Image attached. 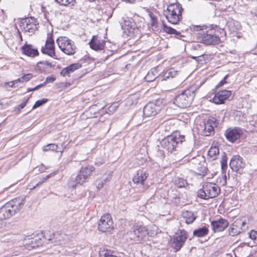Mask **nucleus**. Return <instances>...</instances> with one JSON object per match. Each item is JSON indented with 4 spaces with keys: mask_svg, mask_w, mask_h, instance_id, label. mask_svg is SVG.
I'll return each instance as SVG.
<instances>
[{
    "mask_svg": "<svg viewBox=\"0 0 257 257\" xmlns=\"http://www.w3.org/2000/svg\"><path fill=\"white\" fill-rule=\"evenodd\" d=\"M40 170H41V171H44L43 168L40 169Z\"/></svg>",
    "mask_w": 257,
    "mask_h": 257,
    "instance_id": "052dcab7",
    "label": "nucleus"
},
{
    "mask_svg": "<svg viewBox=\"0 0 257 257\" xmlns=\"http://www.w3.org/2000/svg\"><path fill=\"white\" fill-rule=\"evenodd\" d=\"M113 228V223L109 214L102 216L99 220L98 229L101 232L110 231Z\"/></svg>",
    "mask_w": 257,
    "mask_h": 257,
    "instance_id": "ddd939ff",
    "label": "nucleus"
},
{
    "mask_svg": "<svg viewBox=\"0 0 257 257\" xmlns=\"http://www.w3.org/2000/svg\"><path fill=\"white\" fill-rule=\"evenodd\" d=\"M18 33H19V36H20V39L22 41L23 40L22 36L21 34H20V32L19 31V30H18Z\"/></svg>",
    "mask_w": 257,
    "mask_h": 257,
    "instance_id": "5fc2aeb1",
    "label": "nucleus"
},
{
    "mask_svg": "<svg viewBox=\"0 0 257 257\" xmlns=\"http://www.w3.org/2000/svg\"><path fill=\"white\" fill-rule=\"evenodd\" d=\"M150 16L151 19V25L152 26H156L157 24V19L153 14H150Z\"/></svg>",
    "mask_w": 257,
    "mask_h": 257,
    "instance_id": "c03bdc74",
    "label": "nucleus"
},
{
    "mask_svg": "<svg viewBox=\"0 0 257 257\" xmlns=\"http://www.w3.org/2000/svg\"><path fill=\"white\" fill-rule=\"evenodd\" d=\"M147 176L146 173L141 171L138 172L137 174L133 178V181L135 183H140L142 185L144 184V181L147 179Z\"/></svg>",
    "mask_w": 257,
    "mask_h": 257,
    "instance_id": "a878e982",
    "label": "nucleus"
},
{
    "mask_svg": "<svg viewBox=\"0 0 257 257\" xmlns=\"http://www.w3.org/2000/svg\"><path fill=\"white\" fill-rule=\"evenodd\" d=\"M55 79H56L55 77H54L52 75L48 76L46 79L45 83L47 84L48 83L53 82V81H54L55 80Z\"/></svg>",
    "mask_w": 257,
    "mask_h": 257,
    "instance_id": "de8ad7c7",
    "label": "nucleus"
},
{
    "mask_svg": "<svg viewBox=\"0 0 257 257\" xmlns=\"http://www.w3.org/2000/svg\"><path fill=\"white\" fill-rule=\"evenodd\" d=\"M15 239H14V236H10L8 238L4 237L3 238L2 241L5 242H11V243H14Z\"/></svg>",
    "mask_w": 257,
    "mask_h": 257,
    "instance_id": "a18cd8bd",
    "label": "nucleus"
},
{
    "mask_svg": "<svg viewBox=\"0 0 257 257\" xmlns=\"http://www.w3.org/2000/svg\"><path fill=\"white\" fill-rule=\"evenodd\" d=\"M52 175V173L47 175L46 177L43 178L42 181L39 182L36 184V186H39V185H41L42 183H43L45 180H46L47 179L49 178Z\"/></svg>",
    "mask_w": 257,
    "mask_h": 257,
    "instance_id": "8fccbe9b",
    "label": "nucleus"
},
{
    "mask_svg": "<svg viewBox=\"0 0 257 257\" xmlns=\"http://www.w3.org/2000/svg\"><path fill=\"white\" fill-rule=\"evenodd\" d=\"M66 236L65 234L60 233L59 232H55L53 234V237L50 240H52L53 241L57 244H61L62 242L64 241V237Z\"/></svg>",
    "mask_w": 257,
    "mask_h": 257,
    "instance_id": "cd10ccee",
    "label": "nucleus"
},
{
    "mask_svg": "<svg viewBox=\"0 0 257 257\" xmlns=\"http://www.w3.org/2000/svg\"><path fill=\"white\" fill-rule=\"evenodd\" d=\"M204 26H197L202 31L198 32L197 34V39L198 41L207 45H215L219 43L220 40L218 36L215 34L212 29H209L204 31L202 28Z\"/></svg>",
    "mask_w": 257,
    "mask_h": 257,
    "instance_id": "20e7f679",
    "label": "nucleus"
},
{
    "mask_svg": "<svg viewBox=\"0 0 257 257\" xmlns=\"http://www.w3.org/2000/svg\"><path fill=\"white\" fill-rule=\"evenodd\" d=\"M138 99V96L136 94H133L130 96L128 98H127V102H130V101H132V104L134 103H136L137 102V100Z\"/></svg>",
    "mask_w": 257,
    "mask_h": 257,
    "instance_id": "a19ab883",
    "label": "nucleus"
},
{
    "mask_svg": "<svg viewBox=\"0 0 257 257\" xmlns=\"http://www.w3.org/2000/svg\"><path fill=\"white\" fill-rule=\"evenodd\" d=\"M16 199L7 203L0 208V218L7 219L15 214L21 208L22 203Z\"/></svg>",
    "mask_w": 257,
    "mask_h": 257,
    "instance_id": "423d86ee",
    "label": "nucleus"
},
{
    "mask_svg": "<svg viewBox=\"0 0 257 257\" xmlns=\"http://www.w3.org/2000/svg\"><path fill=\"white\" fill-rule=\"evenodd\" d=\"M90 2H94L95 0H89Z\"/></svg>",
    "mask_w": 257,
    "mask_h": 257,
    "instance_id": "bf43d9fd",
    "label": "nucleus"
},
{
    "mask_svg": "<svg viewBox=\"0 0 257 257\" xmlns=\"http://www.w3.org/2000/svg\"><path fill=\"white\" fill-rule=\"evenodd\" d=\"M111 250L103 249L99 251V257H117Z\"/></svg>",
    "mask_w": 257,
    "mask_h": 257,
    "instance_id": "473e14b6",
    "label": "nucleus"
},
{
    "mask_svg": "<svg viewBox=\"0 0 257 257\" xmlns=\"http://www.w3.org/2000/svg\"><path fill=\"white\" fill-rule=\"evenodd\" d=\"M33 91V90H32V88H28V89H27V91H28V92H30V91Z\"/></svg>",
    "mask_w": 257,
    "mask_h": 257,
    "instance_id": "13d9d810",
    "label": "nucleus"
},
{
    "mask_svg": "<svg viewBox=\"0 0 257 257\" xmlns=\"http://www.w3.org/2000/svg\"><path fill=\"white\" fill-rule=\"evenodd\" d=\"M182 11L183 8L179 3H172L167 6L165 15L169 22L177 24L182 19Z\"/></svg>",
    "mask_w": 257,
    "mask_h": 257,
    "instance_id": "7ed1b4c3",
    "label": "nucleus"
},
{
    "mask_svg": "<svg viewBox=\"0 0 257 257\" xmlns=\"http://www.w3.org/2000/svg\"><path fill=\"white\" fill-rule=\"evenodd\" d=\"M55 1L60 5L66 6L69 4L72 6L74 5L75 0H55Z\"/></svg>",
    "mask_w": 257,
    "mask_h": 257,
    "instance_id": "f704fd0d",
    "label": "nucleus"
},
{
    "mask_svg": "<svg viewBox=\"0 0 257 257\" xmlns=\"http://www.w3.org/2000/svg\"><path fill=\"white\" fill-rule=\"evenodd\" d=\"M162 100H157L155 102L151 101L147 103L143 109V113L146 117H151L156 115L162 108L161 104Z\"/></svg>",
    "mask_w": 257,
    "mask_h": 257,
    "instance_id": "9b49d317",
    "label": "nucleus"
},
{
    "mask_svg": "<svg viewBox=\"0 0 257 257\" xmlns=\"http://www.w3.org/2000/svg\"><path fill=\"white\" fill-rule=\"evenodd\" d=\"M163 30L167 33L176 35L177 37L182 36L180 32H177L175 29L167 26V25L164 23H163Z\"/></svg>",
    "mask_w": 257,
    "mask_h": 257,
    "instance_id": "c756f323",
    "label": "nucleus"
},
{
    "mask_svg": "<svg viewBox=\"0 0 257 257\" xmlns=\"http://www.w3.org/2000/svg\"><path fill=\"white\" fill-rule=\"evenodd\" d=\"M249 237L252 240H255L257 239V233L256 231L252 230L248 233Z\"/></svg>",
    "mask_w": 257,
    "mask_h": 257,
    "instance_id": "37998d69",
    "label": "nucleus"
},
{
    "mask_svg": "<svg viewBox=\"0 0 257 257\" xmlns=\"http://www.w3.org/2000/svg\"><path fill=\"white\" fill-rule=\"evenodd\" d=\"M105 41L98 39L96 36H93L89 42L90 47L95 51L101 50L104 48Z\"/></svg>",
    "mask_w": 257,
    "mask_h": 257,
    "instance_id": "4be33fe9",
    "label": "nucleus"
},
{
    "mask_svg": "<svg viewBox=\"0 0 257 257\" xmlns=\"http://www.w3.org/2000/svg\"><path fill=\"white\" fill-rule=\"evenodd\" d=\"M175 185L177 188H183L185 187L187 185V183L186 180L182 178H178L175 181Z\"/></svg>",
    "mask_w": 257,
    "mask_h": 257,
    "instance_id": "e433bc0d",
    "label": "nucleus"
},
{
    "mask_svg": "<svg viewBox=\"0 0 257 257\" xmlns=\"http://www.w3.org/2000/svg\"><path fill=\"white\" fill-rule=\"evenodd\" d=\"M33 77V75L31 73H28L24 75L21 78H19L14 81V83H17L18 82H24V81H28L30 80Z\"/></svg>",
    "mask_w": 257,
    "mask_h": 257,
    "instance_id": "c9c22d12",
    "label": "nucleus"
},
{
    "mask_svg": "<svg viewBox=\"0 0 257 257\" xmlns=\"http://www.w3.org/2000/svg\"><path fill=\"white\" fill-rule=\"evenodd\" d=\"M178 75V71H176L174 69H170L164 74V77L169 78L170 77L173 78Z\"/></svg>",
    "mask_w": 257,
    "mask_h": 257,
    "instance_id": "72a5a7b5",
    "label": "nucleus"
},
{
    "mask_svg": "<svg viewBox=\"0 0 257 257\" xmlns=\"http://www.w3.org/2000/svg\"><path fill=\"white\" fill-rule=\"evenodd\" d=\"M22 51L24 54L29 57H34L39 55L38 50L34 48L32 45L25 44L22 47Z\"/></svg>",
    "mask_w": 257,
    "mask_h": 257,
    "instance_id": "5701e85b",
    "label": "nucleus"
},
{
    "mask_svg": "<svg viewBox=\"0 0 257 257\" xmlns=\"http://www.w3.org/2000/svg\"><path fill=\"white\" fill-rule=\"evenodd\" d=\"M63 149L62 150L58 149V147L57 145L54 144H50L44 146L43 147V150L44 151H55L57 152H63Z\"/></svg>",
    "mask_w": 257,
    "mask_h": 257,
    "instance_id": "2f4dec72",
    "label": "nucleus"
},
{
    "mask_svg": "<svg viewBox=\"0 0 257 257\" xmlns=\"http://www.w3.org/2000/svg\"><path fill=\"white\" fill-rule=\"evenodd\" d=\"M242 134L243 130L239 127H234L233 129L229 128L226 131L225 133L226 139L232 143L239 139Z\"/></svg>",
    "mask_w": 257,
    "mask_h": 257,
    "instance_id": "f3484780",
    "label": "nucleus"
},
{
    "mask_svg": "<svg viewBox=\"0 0 257 257\" xmlns=\"http://www.w3.org/2000/svg\"><path fill=\"white\" fill-rule=\"evenodd\" d=\"M219 192V188L215 184L207 182L198 190L197 195L200 198L207 200L216 197Z\"/></svg>",
    "mask_w": 257,
    "mask_h": 257,
    "instance_id": "0eeeda50",
    "label": "nucleus"
},
{
    "mask_svg": "<svg viewBox=\"0 0 257 257\" xmlns=\"http://www.w3.org/2000/svg\"><path fill=\"white\" fill-rule=\"evenodd\" d=\"M192 151V146L191 145L190 147H189L185 152V154L187 155V154L190 153Z\"/></svg>",
    "mask_w": 257,
    "mask_h": 257,
    "instance_id": "603ef678",
    "label": "nucleus"
},
{
    "mask_svg": "<svg viewBox=\"0 0 257 257\" xmlns=\"http://www.w3.org/2000/svg\"><path fill=\"white\" fill-rule=\"evenodd\" d=\"M182 216L185 219V222L187 224L193 223L196 218V216L194 214L193 212L189 210L183 211Z\"/></svg>",
    "mask_w": 257,
    "mask_h": 257,
    "instance_id": "393cba45",
    "label": "nucleus"
},
{
    "mask_svg": "<svg viewBox=\"0 0 257 257\" xmlns=\"http://www.w3.org/2000/svg\"><path fill=\"white\" fill-rule=\"evenodd\" d=\"M38 23L34 17H28L23 19L20 23V28L22 31L28 32L30 35L34 33L37 29Z\"/></svg>",
    "mask_w": 257,
    "mask_h": 257,
    "instance_id": "9d476101",
    "label": "nucleus"
},
{
    "mask_svg": "<svg viewBox=\"0 0 257 257\" xmlns=\"http://www.w3.org/2000/svg\"><path fill=\"white\" fill-rule=\"evenodd\" d=\"M42 65L44 66H48L50 67H53L54 65L50 62L47 61H40L37 63V66L39 68L40 70H41L42 71L44 70L45 69L44 67H42L40 65Z\"/></svg>",
    "mask_w": 257,
    "mask_h": 257,
    "instance_id": "4c0bfd02",
    "label": "nucleus"
},
{
    "mask_svg": "<svg viewBox=\"0 0 257 257\" xmlns=\"http://www.w3.org/2000/svg\"><path fill=\"white\" fill-rule=\"evenodd\" d=\"M39 88H40L39 86V85H37V86H36L35 87H34V88H32V90H38V89H39Z\"/></svg>",
    "mask_w": 257,
    "mask_h": 257,
    "instance_id": "864d4df0",
    "label": "nucleus"
},
{
    "mask_svg": "<svg viewBox=\"0 0 257 257\" xmlns=\"http://www.w3.org/2000/svg\"><path fill=\"white\" fill-rule=\"evenodd\" d=\"M107 179H103V180H98L97 181L96 187L98 189L101 188L103 185L107 182Z\"/></svg>",
    "mask_w": 257,
    "mask_h": 257,
    "instance_id": "79ce46f5",
    "label": "nucleus"
},
{
    "mask_svg": "<svg viewBox=\"0 0 257 257\" xmlns=\"http://www.w3.org/2000/svg\"><path fill=\"white\" fill-rule=\"evenodd\" d=\"M188 237L187 232L184 229L180 230L179 232L177 233V236L174 238L173 247L175 251H179L183 245Z\"/></svg>",
    "mask_w": 257,
    "mask_h": 257,
    "instance_id": "dca6fc26",
    "label": "nucleus"
},
{
    "mask_svg": "<svg viewBox=\"0 0 257 257\" xmlns=\"http://www.w3.org/2000/svg\"><path fill=\"white\" fill-rule=\"evenodd\" d=\"M211 225L214 232H220L228 226V222L226 219L220 218L218 220L211 221Z\"/></svg>",
    "mask_w": 257,
    "mask_h": 257,
    "instance_id": "aec40b11",
    "label": "nucleus"
},
{
    "mask_svg": "<svg viewBox=\"0 0 257 257\" xmlns=\"http://www.w3.org/2000/svg\"><path fill=\"white\" fill-rule=\"evenodd\" d=\"M158 76V73L156 69H153L149 71L145 77L146 81L152 82L156 79Z\"/></svg>",
    "mask_w": 257,
    "mask_h": 257,
    "instance_id": "c85d7f7f",
    "label": "nucleus"
},
{
    "mask_svg": "<svg viewBox=\"0 0 257 257\" xmlns=\"http://www.w3.org/2000/svg\"><path fill=\"white\" fill-rule=\"evenodd\" d=\"M184 136L174 135L169 136L161 142V146L168 152L172 153L184 141Z\"/></svg>",
    "mask_w": 257,
    "mask_h": 257,
    "instance_id": "39448f33",
    "label": "nucleus"
},
{
    "mask_svg": "<svg viewBox=\"0 0 257 257\" xmlns=\"http://www.w3.org/2000/svg\"><path fill=\"white\" fill-rule=\"evenodd\" d=\"M246 222L241 219H237L228 229L229 235L234 236L241 232L244 231L247 228Z\"/></svg>",
    "mask_w": 257,
    "mask_h": 257,
    "instance_id": "f8f14e48",
    "label": "nucleus"
},
{
    "mask_svg": "<svg viewBox=\"0 0 257 257\" xmlns=\"http://www.w3.org/2000/svg\"><path fill=\"white\" fill-rule=\"evenodd\" d=\"M121 28L124 32L131 33L133 32V30L136 27V24L132 18L126 17L123 19V22L121 24Z\"/></svg>",
    "mask_w": 257,
    "mask_h": 257,
    "instance_id": "412c9836",
    "label": "nucleus"
},
{
    "mask_svg": "<svg viewBox=\"0 0 257 257\" xmlns=\"http://www.w3.org/2000/svg\"><path fill=\"white\" fill-rule=\"evenodd\" d=\"M230 91L227 90H222L217 92L213 98V101L217 104H222L224 103L231 95Z\"/></svg>",
    "mask_w": 257,
    "mask_h": 257,
    "instance_id": "6ab92c4d",
    "label": "nucleus"
},
{
    "mask_svg": "<svg viewBox=\"0 0 257 257\" xmlns=\"http://www.w3.org/2000/svg\"><path fill=\"white\" fill-rule=\"evenodd\" d=\"M256 233H257V230L256 231Z\"/></svg>",
    "mask_w": 257,
    "mask_h": 257,
    "instance_id": "680f3d73",
    "label": "nucleus"
},
{
    "mask_svg": "<svg viewBox=\"0 0 257 257\" xmlns=\"http://www.w3.org/2000/svg\"><path fill=\"white\" fill-rule=\"evenodd\" d=\"M46 84V83H45V82H44L43 83H41L38 85L39 86L40 88H41V87H43L44 86H45Z\"/></svg>",
    "mask_w": 257,
    "mask_h": 257,
    "instance_id": "6e6d98bb",
    "label": "nucleus"
},
{
    "mask_svg": "<svg viewBox=\"0 0 257 257\" xmlns=\"http://www.w3.org/2000/svg\"><path fill=\"white\" fill-rule=\"evenodd\" d=\"M29 100V98H27L25 101H24L23 103H22L21 104H20L19 106V108L21 109H23V108H24L25 107V106L26 105V104L28 102Z\"/></svg>",
    "mask_w": 257,
    "mask_h": 257,
    "instance_id": "3c124183",
    "label": "nucleus"
},
{
    "mask_svg": "<svg viewBox=\"0 0 257 257\" xmlns=\"http://www.w3.org/2000/svg\"><path fill=\"white\" fill-rule=\"evenodd\" d=\"M218 122L216 118L212 117L209 118L207 121L204 122V128L201 132L202 135L204 136H209L213 134L214 132V128L217 127Z\"/></svg>",
    "mask_w": 257,
    "mask_h": 257,
    "instance_id": "2eb2a0df",
    "label": "nucleus"
},
{
    "mask_svg": "<svg viewBox=\"0 0 257 257\" xmlns=\"http://www.w3.org/2000/svg\"><path fill=\"white\" fill-rule=\"evenodd\" d=\"M94 170L95 168L92 165L82 166L77 175H73L71 177L69 185L73 188L76 187L78 185H82L87 182Z\"/></svg>",
    "mask_w": 257,
    "mask_h": 257,
    "instance_id": "f03ea898",
    "label": "nucleus"
},
{
    "mask_svg": "<svg viewBox=\"0 0 257 257\" xmlns=\"http://www.w3.org/2000/svg\"><path fill=\"white\" fill-rule=\"evenodd\" d=\"M219 148L217 146H212L208 151V155L210 159L213 161L216 159L219 155Z\"/></svg>",
    "mask_w": 257,
    "mask_h": 257,
    "instance_id": "bb28decb",
    "label": "nucleus"
},
{
    "mask_svg": "<svg viewBox=\"0 0 257 257\" xmlns=\"http://www.w3.org/2000/svg\"><path fill=\"white\" fill-rule=\"evenodd\" d=\"M47 100H48L46 98H43L41 100H37L35 103L34 105H33L32 109H34L41 106L42 105L45 103L47 101Z\"/></svg>",
    "mask_w": 257,
    "mask_h": 257,
    "instance_id": "58836bf2",
    "label": "nucleus"
},
{
    "mask_svg": "<svg viewBox=\"0 0 257 257\" xmlns=\"http://www.w3.org/2000/svg\"><path fill=\"white\" fill-rule=\"evenodd\" d=\"M229 165L232 170L236 172L245 166V164L242 162V158L238 155H234L232 157Z\"/></svg>",
    "mask_w": 257,
    "mask_h": 257,
    "instance_id": "a211bd4d",
    "label": "nucleus"
},
{
    "mask_svg": "<svg viewBox=\"0 0 257 257\" xmlns=\"http://www.w3.org/2000/svg\"><path fill=\"white\" fill-rule=\"evenodd\" d=\"M81 67V64L79 63H74L63 68L60 72L63 76H65L70 73L74 72L75 70L78 69Z\"/></svg>",
    "mask_w": 257,
    "mask_h": 257,
    "instance_id": "b1692460",
    "label": "nucleus"
},
{
    "mask_svg": "<svg viewBox=\"0 0 257 257\" xmlns=\"http://www.w3.org/2000/svg\"><path fill=\"white\" fill-rule=\"evenodd\" d=\"M198 90V88L195 86L186 89L176 96L174 103L180 108L189 106Z\"/></svg>",
    "mask_w": 257,
    "mask_h": 257,
    "instance_id": "f257e3e1",
    "label": "nucleus"
},
{
    "mask_svg": "<svg viewBox=\"0 0 257 257\" xmlns=\"http://www.w3.org/2000/svg\"><path fill=\"white\" fill-rule=\"evenodd\" d=\"M52 37L53 35L52 34H48L45 46L42 47L41 52L44 54H47L53 58H56L54 41Z\"/></svg>",
    "mask_w": 257,
    "mask_h": 257,
    "instance_id": "4468645a",
    "label": "nucleus"
},
{
    "mask_svg": "<svg viewBox=\"0 0 257 257\" xmlns=\"http://www.w3.org/2000/svg\"><path fill=\"white\" fill-rule=\"evenodd\" d=\"M227 78V75H226L223 80H222L217 85V87H221L224 84H225V83H226V79Z\"/></svg>",
    "mask_w": 257,
    "mask_h": 257,
    "instance_id": "09e8293b",
    "label": "nucleus"
},
{
    "mask_svg": "<svg viewBox=\"0 0 257 257\" xmlns=\"http://www.w3.org/2000/svg\"><path fill=\"white\" fill-rule=\"evenodd\" d=\"M129 235L130 238L136 241H145L148 238V229L142 225L134 226Z\"/></svg>",
    "mask_w": 257,
    "mask_h": 257,
    "instance_id": "1a4fd4ad",
    "label": "nucleus"
},
{
    "mask_svg": "<svg viewBox=\"0 0 257 257\" xmlns=\"http://www.w3.org/2000/svg\"><path fill=\"white\" fill-rule=\"evenodd\" d=\"M56 42L59 48L64 53L68 55H73L76 52V47L74 42L66 37H60Z\"/></svg>",
    "mask_w": 257,
    "mask_h": 257,
    "instance_id": "6e6552de",
    "label": "nucleus"
},
{
    "mask_svg": "<svg viewBox=\"0 0 257 257\" xmlns=\"http://www.w3.org/2000/svg\"><path fill=\"white\" fill-rule=\"evenodd\" d=\"M208 229L206 226L198 228L193 231L194 235L197 237H203L208 233Z\"/></svg>",
    "mask_w": 257,
    "mask_h": 257,
    "instance_id": "7c9ffc66",
    "label": "nucleus"
},
{
    "mask_svg": "<svg viewBox=\"0 0 257 257\" xmlns=\"http://www.w3.org/2000/svg\"><path fill=\"white\" fill-rule=\"evenodd\" d=\"M221 168L222 170H225L227 168V158L226 156H223L220 161Z\"/></svg>",
    "mask_w": 257,
    "mask_h": 257,
    "instance_id": "ea45409f",
    "label": "nucleus"
},
{
    "mask_svg": "<svg viewBox=\"0 0 257 257\" xmlns=\"http://www.w3.org/2000/svg\"><path fill=\"white\" fill-rule=\"evenodd\" d=\"M200 168L201 169L200 170V172L199 173V174H204L206 173L207 168L206 166L203 165H200V166L198 167V169H199Z\"/></svg>",
    "mask_w": 257,
    "mask_h": 257,
    "instance_id": "49530a36",
    "label": "nucleus"
},
{
    "mask_svg": "<svg viewBox=\"0 0 257 257\" xmlns=\"http://www.w3.org/2000/svg\"><path fill=\"white\" fill-rule=\"evenodd\" d=\"M224 183L223 184H225L226 183V175H224Z\"/></svg>",
    "mask_w": 257,
    "mask_h": 257,
    "instance_id": "4d7b16f0",
    "label": "nucleus"
}]
</instances>
